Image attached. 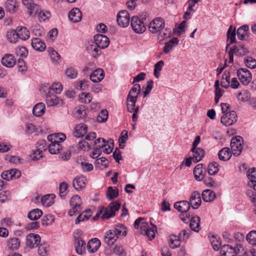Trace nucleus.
<instances>
[{"label":"nucleus","mask_w":256,"mask_h":256,"mask_svg":"<svg viewBox=\"0 0 256 256\" xmlns=\"http://www.w3.org/2000/svg\"><path fill=\"white\" fill-rule=\"evenodd\" d=\"M32 46L34 50L40 52L44 51L46 48L45 43L39 38L32 39Z\"/></svg>","instance_id":"cd10ccee"},{"label":"nucleus","mask_w":256,"mask_h":256,"mask_svg":"<svg viewBox=\"0 0 256 256\" xmlns=\"http://www.w3.org/2000/svg\"><path fill=\"white\" fill-rule=\"evenodd\" d=\"M40 242V237L38 234H30L26 236V246L30 248L38 247Z\"/></svg>","instance_id":"f8f14e48"},{"label":"nucleus","mask_w":256,"mask_h":256,"mask_svg":"<svg viewBox=\"0 0 256 256\" xmlns=\"http://www.w3.org/2000/svg\"><path fill=\"white\" fill-rule=\"evenodd\" d=\"M236 28H232V26H231L228 29L227 32V38L230 40V44H231L236 42Z\"/></svg>","instance_id":"49530a36"},{"label":"nucleus","mask_w":256,"mask_h":256,"mask_svg":"<svg viewBox=\"0 0 256 256\" xmlns=\"http://www.w3.org/2000/svg\"><path fill=\"white\" fill-rule=\"evenodd\" d=\"M120 204L116 201L112 202L106 208L104 206V211L102 214L101 218L102 220L109 219L115 216L116 212L120 208Z\"/></svg>","instance_id":"7ed1b4c3"},{"label":"nucleus","mask_w":256,"mask_h":256,"mask_svg":"<svg viewBox=\"0 0 256 256\" xmlns=\"http://www.w3.org/2000/svg\"><path fill=\"white\" fill-rule=\"evenodd\" d=\"M40 10V6L33 4L28 9V14L30 16H34L37 14L39 13Z\"/></svg>","instance_id":"bf43d9fd"},{"label":"nucleus","mask_w":256,"mask_h":256,"mask_svg":"<svg viewBox=\"0 0 256 256\" xmlns=\"http://www.w3.org/2000/svg\"><path fill=\"white\" fill-rule=\"evenodd\" d=\"M170 246L172 248H175L180 246V238L178 236L172 235L170 236Z\"/></svg>","instance_id":"6e6d98bb"},{"label":"nucleus","mask_w":256,"mask_h":256,"mask_svg":"<svg viewBox=\"0 0 256 256\" xmlns=\"http://www.w3.org/2000/svg\"><path fill=\"white\" fill-rule=\"evenodd\" d=\"M232 48L235 52V54L239 56H244L249 52L248 49L243 45L234 46Z\"/></svg>","instance_id":"ea45409f"},{"label":"nucleus","mask_w":256,"mask_h":256,"mask_svg":"<svg viewBox=\"0 0 256 256\" xmlns=\"http://www.w3.org/2000/svg\"><path fill=\"white\" fill-rule=\"evenodd\" d=\"M238 100L242 102H246L250 99V94L247 90H242L237 95Z\"/></svg>","instance_id":"79ce46f5"},{"label":"nucleus","mask_w":256,"mask_h":256,"mask_svg":"<svg viewBox=\"0 0 256 256\" xmlns=\"http://www.w3.org/2000/svg\"><path fill=\"white\" fill-rule=\"evenodd\" d=\"M1 61L2 65L7 68H12L16 64V59L12 54H5Z\"/></svg>","instance_id":"a211bd4d"},{"label":"nucleus","mask_w":256,"mask_h":256,"mask_svg":"<svg viewBox=\"0 0 256 256\" xmlns=\"http://www.w3.org/2000/svg\"><path fill=\"white\" fill-rule=\"evenodd\" d=\"M232 153L228 148H224L218 153V158L222 161H226L230 159Z\"/></svg>","instance_id":"2f4dec72"},{"label":"nucleus","mask_w":256,"mask_h":256,"mask_svg":"<svg viewBox=\"0 0 256 256\" xmlns=\"http://www.w3.org/2000/svg\"><path fill=\"white\" fill-rule=\"evenodd\" d=\"M80 101L86 104L90 103L92 100V96L89 92H82L80 96Z\"/></svg>","instance_id":"680f3d73"},{"label":"nucleus","mask_w":256,"mask_h":256,"mask_svg":"<svg viewBox=\"0 0 256 256\" xmlns=\"http://www.w3.org/2000/svg\"><path fill=\"white\" fill-rule=\"evenodd\" d=\"M230 148L234 156H238L240 155L242 149V144H236L234 142H230Z\"/></svg>","instance_id":"37998d69"},{"label":"nucleus","mask_w":256,"mask_h":256,"mask_svg":"<svg viewBox=\"0 0 256 256\" xmlns=\"http://www.w3.org/2000/svg\"><path fill=\"white\" fill-rule=\"evenodd\" d=\"M164 25V20L161 18H157L150 23L148 29L152 33L156 34L163 28Z\"/></svg>","instance_id":"6e6552de"},{"label":"nucleus","mask_w":256,"mask_h":256,"mask_svg":"<svg viewBox=\"0 0 256 256\" xmlns=\"http://www.w3.org/2000/svg\"><path fill=\"white\" fill-rule=\"evenodd\" d=\"M237 120V116L236 112L232 110L230 114H224L220 119L222 124L225 126H229L232 125Z\"/></svg>","instance_id":"1a4fd4ad"},{"label":"nucleus","mask_w":256,"mask_h":256,"mask_svg":"<svg viewBox=\"0 0 256 256\" xmlns=\"http://www.w3.org/2000/svg\"><path fill=\"white\" fill-rule=\"evenodd\" d=\"M21 176V172L18 169H12L4 172L1 174L2 179L6 180L14 178H18Z\"/></svg>","instance_id":"4468645a"},{"label":"nucleus","mask_w":256,"mask_h":256,"mask_svg":"<svg viewBox=\"0 0 256 256\" xmlns=\"http://www.w3.org/2000/svg\"><path fill=\"white\" fill-rule=\"evenodd\" d=\"M202 197L204 201L210 202L216 198V194L212 190L206 189L202 192Z\"/></svg>","instance_id":"473e14b6"},{"label":"nucleus","mask_w":256,"mask_h":256,"mask_svg":"<svg viewBox=\"0 0 256 256\" xmlns=\"http://www.w3.org/2000/svg\"><path fill=\"white\" fill-rule=\"evenodd\" d=\"M20 246V242L16 238H10L8 242V246L12 250H16Z\"/></svg>","instance_id":"de8ad7c7"},{"label":"nucleus","mask_w":256,"mask_h":256,"mask_svg":"<svg viewBox=\"0 0 256 256\" xmlns=\"http://www.w3.org/2000/svg\"><path fill=\"white\" fill-rule=\"evenodd\" d=\"M104 76V73L102 68H98L93 72L90 75V80L93 82H99L102 81Z\"/></svg>","instance_id":"4be33fe9"},{"label":"nucleus","mask_w":256,"mask_h":256,"mask_svg":"<svg viewBox=\"0 0 256 256\" xmlns=\"http://www.w3.org/2000/svg\"><path fill=\"white\" fill-rule=\"evenodd\" d=\"M178 40L177 38H174L168 42H166L163 48V52L165 54L169 53L173 48L174 46L178 45Z\"/></svg>","instance_id":"7c9ffc66"},{"label":"nucleus","mask_w":256,"mask_h":256,"mask_svg":"<svg viewBox=\"0 0 256 256\" xmlns=\"http://www.w3.org/2000/svg\"><path fill=\"white\" fill-rule=\"evenodd\" d=\"M249 27L248 25L244 24L236 30V35L238 39L241 40H246L248 37V32Z\"/></svg>","instance_id":"393cba45"},{"label":"nucleus","mask_w":256,"mask_h":256,"mask_svg":"<svg viewBox=\"0 0 256 256\" xmlns=\"http://www.w3.org/2000/svg\"><path fill=\"white\" fill-rule=\"evenodd\" d=\"M130 20V14L126 10H120L117 14V22L121 27H127L129 25Z\"/></svg>","instance_id":"9d476101"},{"label":"nucleus","mask_w":256,"mask_h":256,"mask_svg":"<svg viewBox=\"0 0 256 256\" xmlns=\"http://www.w3.org/2000/svg\"><path fill=\"white\" fill-rule=\"evenodd\" d=\"M68 188V184L66 182H62L59 186V194L61 198L64 199L65 198V192Z\"/></svg>","instance_id":"338daca9"},{"label":"nucleus","mask_w":256,"mask_h":256,"mask_svg":"<svg viewBox=\"0 0 256 256\" xmlns=\"http://www.w3.org/2000/svg\"><path fill=\"white\" fill-rule=\"evenodd\" d=\"M164 63L162 60L158 61L154 64V76L156 78H158L160 76V72L162 70Z\"/></svg>","instance_id":"4d7b16f0"},{"label":"nucleus","mask_w":256,"mask_h":256,"mask_svg":"<svg viewBox=\"0 0 256 256\" xmlns=\"http://www.w3.org/2000/svg\"><path fill=\"white\" fill-rule=\"evenodd\" d=\"M94 42L100 50L107 48L110 44L108 38L104 35L98 34L94 36Z\"/></svg>","instance_id":"ddd939ff"},{"label":"nucleus","mask_w":256,"mask_h":256,"mask_svg":"<svg viewBox=\"0 0 256 256\" xmlns=\"http://www.w3.org/2000/svg\"><path fill=\"white\" fill-rule=\"evenodd\" d=\"M118 196V190L117 188L114 189L112 186L108 188L106 192L107 198L112 200Z\"/></svg>","instance_id":"a18cd8bd"},{"label":"nucleus","mask_w":256,"mask_h":256,"mask_svg":"<svg viewBox=\"0 0 256 256\" xmlns=\"http://www.w3.org/2000/svg\"><path fill=\"white\" fill-rule=\"evenodd\" d=\"M120 204L116 201L112 202L106 208L104 206V211L102 214L101 218L102 220L109 219L115 216L116 212L120 208Z\"/></svg>","instance_id":"20e7f679"},{"label":"nucleus","mask_w":256,"mask_h":256,"mask_svg":"<svg viewBox=\"0 0 256 256\" xmlns=\"http://www.w3.org/2000/svg\"><path fill=\"white\" fill-rule=\"evenodd\" d=\"M82 202L81 198L78 195L76 194L72 196L70 201V204L72 209L68 211V215L72 216L80 212L82 209Z\"/></svg>","instance_id":"39448f33"},{"label":"nucleus","mask_w":256,"mask_h":256,"mask_svg":"<svg viewBox=\"0 0 256 256\" xmlns=\"http://www.w3.org/2000/svg\"><path fill=\"white\" fill-rule=\"evenodd\" d=\"M15 52L17 56L24 58L28 54L27 48L23 46H19L16 48Z\"/></svg>","instance_id":"13d9d810"},{"label":"nucleus","mask_w":256,"mask_h":256,"mask_svg":"<svg viewBox=\"0 0 256 256\" xmlns=\"http://www.w3.org/2000/svg\"><path fill=\"white\" fill-rule=\"evenodd\" d=\"M17 3L14 0H8L4 4L6 10L10 12L14 13L17 10Z\"/></svg>","instance_id":"58836bf2"},{"label":"nucleus","mask_w":256,"mask_h":256,"mask_svg":"<svg viewBox=\"0 0 256 256\" xmlns=\"http://www.w3.org/2000/svg\"><path fill=\"white\" fill-rule=\"evenodd\" d=\"M47 139L50 142L61 144L66 139V136L63 133H54L48 135Z\"/></svg>","instance_id":"412c9836"},{"label":"nucleus","mask_w":256,"mask_h":256,"mask_svg":"<svg viewBox=\"0 0 256 256\" xmlns=\"http://www.w3.org/2000/svg\"><path fill=\"white\" fill-rule=\"evenodd\" d=\"M60 99L54 94H51L48 92L46 96V103L48 106H52L56 105L59 103Z\"/></svg>","instance_id":"c85d7f7f"},{"label":"nucleus","mask_w":256,"mask_h":256,"mask_svg":"<svg viewBox=\"0 0 256 256\" xmlns=\"http://www.w3.org/2000/svg\"><path fill=\"white\" fill-rule=\"evenodd\" d=\"M190 202L186 200H182L176 202L174 204V208L182 213H186L190 207Z\"/></svg>","instance_id":"6ab92c4d"},{"label":"nucleus","mask_w":256,"mask_h":256,"mask_svg":"<svg viewBox=\"0 0 256 256\" xmlns=\"http://www.w3.org/2000/svg\"><path fill=\"white\" fill-rule=\"evenodd\" d=\"M50 153L53 154H58L62 149V144L50 142L47 146Z\"/></svg>","instance_id":"72a5a7b5"},{"label":"nucleus","mask_w":256,"mask_h":256,"mask_svg":"<svg viewBox=\"0 0 256 256\" xmlns=\"http://www.w3.org/2000/svg\"><path fill=\"white\" fill-rule=\"evenodd\" d=\"M190 204L192 208L194 209H198L202 204L200 194L197 191L192 192L190 198Z\"/></svg>","instance_id":"2eb2a0df"},{"label":"nucleus","mask_w":256,"mask_h":256,"mask_svg":"<svg viewBox=\"0 0 256 256\" xmlns=\"http://www.w3.org/2000/svg\"><path fill=\"white\" fill-rule=\"evenodd\" d=\"M86 179L84 176H79L73 180L72 185L74 188L78 190H82L86 186Z\"/></svg>","instance_id":"a878e982"},{"label":"nucleus","mask_w":256,"mask_h":256,"mask_svg":"<svg viewBox=\"0 0 256 256\" xmlns=\"http://www.w3.org/2000/svg\"><path fill=\"white\" fill-rule=\"evenodd\" d=\"M131 26L133 30L137 34H142L146 30L143 20L138 16H133L131 18Z\"/></svg>","instance_id":"423d86ee"},{"label":"nucleus","mask_w":256,"mask_h":256,"mask_svg":"<svg viewBox=\"0 0 256 256\" xmlns=\"http://www.w3.org/2000/svg\"><path fill=\"white\" fill-rule=\"evenodd\" d=\"M126 228L122 224L116 225L112 230L107 231L105 234L104 242L110 246H112L118 240L120 236H126Z\"/></svg>","instance_id":"f257e3e1"},{"label":"nucleus","mask_w":256,"mask_h":256,"mask_svg":"<svg viewBox=\"0 0 256 256\" xmlns=\"http://www.w3.org/2000/svg\"><path fill=\"white\" fill-rule=\"evenodd\" d=\"M54 196L53 194L43 196L41 199L42 204L47 207L52 206L54 202L53 200Z\"/></svg>","instance_id":"c03bdc74"},{"label":"nucleus","mask_w":256,"mask_h":256,"mask_svg":"<svg viewBox=\"0 0 256 256\" xmlns=\"http://www.w3.org/2000/svg\"><path fill=\"white\" fill-rule=\"evenodd\" d=\"M92 212L90 209L83 212L77 217L75 220V224H78L80 222H84L85 220H88L92 216Z\"/></svg>","instance_id":"e433bc0d"},{"label":"nucleus","mask_w":256,"mask_h":256,"mask_svg":"<svg viewBox=\"0 0 256 256\" xmlns=\"http://www.w3.org/2000/svg\"><path fill=\"white\" fill-rule=\"evenodd\" d=\"M191 151L194 153L192 160L195 163L201 160L205 154L204 150L200 148H196L194 150L192 148Z\"/></svg>","instance_id":"bb28decb"},{"label":"nucleus","mask_w":256,"mask_h":256,"mask_svg":"<svg viewBox=\"0 0 256 256\" xmlns=\"http://www.w3.org/2000/svg\"><path fill=\"white\" fill-rule=\"evenodd\" d=\"M111 144L112 146L108 145L106 144V140L102 138V144L100 145V147L103 149L102 150L104 153L109 154L112 152L114 147V143L112 142Z\"/></svg>","instance_id":"3c124183"},{"label":"nucleus","mask_w":256,"mask_h":256,"mask_svg":"<svg viewBox=\"0 0 256 256\" xmlns=\"http://www.w3.org/2000/svg\"><path fill=\"white\" fill-rule=\"evenodd\" d=\"M54 220V217L52 214H47L43 217L42 220V225L49 226L51 224Z\"/></svg>","instance_id":"e2e57ef3"},{"label":"nucleus","mask_w":256,"mask_h":256,"mask_svg":"<svg viewBox=\"0 0 256 256\" xmlns=\"http://www.w3.org/2000/svg\"><path fill=\"white\" fill-rule=\"evenodd\" d=\"M100 246V242L97 238L90 240L87 244V249L91 253L96 252Z\"/></svg>","instance_id":"b1692460"},{"label":"nucleus","mask_w":256,"mask_h":256,"mask_svg":"<svg viewBox=\"0 0 256 256\" xmlns=\"http://www.w3.org/2000/svg\"><path fill=\"white\" fill-rule=\"evenodd\" d=\"M38 246V254L40 256H47L48 251V245L47 244H44Z\"/></svg>","instance_id":"052dcab7"},{"label":"nucleus","mask_w":256,"mask_h":256,"mask_svg":"<svg viewBox=\"0 0 256 256\" xmlns=\"http://www.w3.org/2000/svg\"><path fill=\"white\" fill-rule=\"evenodd\" d=\"M234 248L236 249V254H238V256H245L247 253L246 248L241 244H237Z\"/></svg>","instance_id":"5fc2aeb1"},{"label":"nucleus","mask_w":256,"mask_h":256,"mask_svg":"<svg viewBox=\"0 0 256 256\" xmlns=\"http://www.w3.org/2000/svg\"><path fill=\"white\" fill-rule=\"evenodd\" d=\"M140 86L136 84H134L128 92L126 99V106L128 110L132 112L136 106L138 95L140 92Z\"/></svg>","instance_id":"f03ea898"},{"label":"nucleus","mask_w":256,"mask_h":256,"mask_svg":"<svg viewBox=\"0 0 256 256\" xmlns=\"http://www.w3.org/2000/svg\"><path fill=\"white\" fill-rule=\"evenodd\" d=\"M237 76L240 82L247 86L252 80V76L250 72L246 68H240L237 71Z\"/></svg>","instance_id":"0eeeda50"},{"label":"nucleus","mask_w":256,"mask_h":256,"mask_svg":"<svg viewBox=\"0 0 256 256\" xmlns=\"http://www.w3.org/2000/svg\"><path fill=\"white\" fill-rule=\"evenodd\" d=\"M219 165L216 162H214L211 164H210L208 165V172L209 175H214L219 170L218 168Z\"/></svg>","instance_id":"09e8293b"},{"label":"nucleus","mask_w":256,"mask_h":256,"mask_svg":"<svg viewBox=\"0 0 256 256\" xmlns=\"http://www.w3.org/2000/svg\"><path fill=\"white\" fill-rule=\"evenodd\" d=\"M248 178L250 180V183H254V179L256 178V168H250L246 172Z\"/></svg>","instance_id":"69168bd1"},{"label":"nucleus","mask_w":256,"mask_h":256,"mask_svg":"<svg viewBox=\"0 0 256 256\" xmlns=\"http://www.w3.org/2000/svg\"><path fill=\"white\" fill-rule=\"evenodd\" d=\"M108 118V112L106 110H102L97 116V121L99 122H106Z\"/></svg>","instance_id":"0e129e2a"},{"label":"nucleus","mask_w":256,"mask_h":256,"mask_svg":"<svg viewBox=\"0 0 256 256\" xmlns=\"http://www.w3.org/2000/svg\"><path fill=\"white\" fill-rule=\"evenodd\" d=\"M42 214V210L38 208H36L30 210L28 215V218L32 220H36L40 218Z\"/></svg>","instance_id":"4c0bfd02"},{"label":"nucleus","mask_w":256,"mask_h":256,"mask_svg":"<svg viewBox=\"0 0 256 256\" xmlns=\"http://www.w3.org/2000/svg\"><path fill=\"white\" fill-rule=\"evenodd\" d=\"M82 14L78 8H73L69 12L68 18L73 22H78L82 20Z\"/></svg>","instance_id":"aec40b11"},{"label":"nucleus","mask_w":256,"mask_h":256,"mask_svg":"<svg viewBox=\"0 0 256 256\" xmlns=\"http://www.w3.org/2000/svg\"><path fill=\"white\" fill-rule=\"evenodd\" d=\"M244 63L247 67L250 68H256V60L251 56L244 58Z\"/></svg>","instance_id":"864d4df0"},{"label":"nucleus","mask_w":256,"mask_h":256,"mask_svg":"<svg viewBox=\"0 0 256 256\" xmlns=\"http://www.w3.org/2000/svg\"><path fill=\"white\" fill-rule=\"evenodd\" d=\"M45 110V104L43 102H38L34 106L32 113L36 116L39 117L44 113Z\"/></svg>","instance_id":"c756f323"},{"label":"nucleus","mask_w":256,"mask_h":256,"mask_svg":"<svg viewBox=\"0 0 256 256\" xmlns=\"http://www.w3.org/2000/svg\"><path fill=\"white\" fill-rule=\"evenodd\" d=\"M38 148L30 155L32 160H37L42 157V152L48 149L46 140H40L38 142Z\"/></svg>","instance_id":"9b49d317"},{"label":"nucleus","mask_w":256,"mask_h":256,"mask_svg":"<svg viewBox=\"0 0 256 256\" xmlns=\"http://www.w3.org/2000/svg\"><path fill=\"white\" fill-rule=\"evenodd\" d=\"M86 48L88 52L94 58H97L101 54L100 48L93 41L88 42Z\"/></svg>","instance_id":"f3484780"},{"label":"nucleus","mask_w":256,"mask_h":256,"mask_svg":"<svg viewBox=\"0 0 256 256\" xmlns=\"http://www.w3.org/2000/svg\"><path fill=\"white\" fill-rule=\"evenodd\" d=\"M17 34L19 38L25 40L30 38L29 30L24 26H18L16 28Z\"/></svg>","instance_id":"f704fd0d"},{"label":"nucleus","mask_w":256,"mask_h":256,"mask_svg":"<svg viewBox=\"0 0 256 256\" xmlns=\"http://www.w3.org/2000/svg\"><path fill=\"white\" fill-rule=\"evenodd\" d=\"M200 218L199 216H196L191 218L190 226V228L196 232H198L200 229Z\"/></svg>","instance_id":"c9c22d12"},{"label":"nucleus","mask_w":256,"mask_h":256,"mask_svg":"<svg viewBox=\"0 0 256 256\" xmlns=\"http://www.w3.org/2000/svg\"><path fill=\"white\" fill-rule=\"evenodd\" d=\"M193 172L195 179L200 181L204 178L206 174V168H204L202 164H198L194 168Z\"/></svg>","instance_id":"dca6fc26"},{"label":"nucleus","mask_w":256,"mask_h":256,"mask_svg":"<svg viewBox=\"0 0 256 256\" xmlns=\"http://www.w3.org/2000/svg\"><path fill=\"white\" fill-rule=\"evenodd\" d=\"M76 241V251L78 254L82 255L84 253V246L86 245V243L84 241L79 238H77Z\"/></svg>","instance_id":"a19ab883"},{"label":"nucleus","mask_w":256,"mask_h":256,"mask_svg":"<svg viewBox=\"0 0 256 256\" xmlns=\"http://www.w3.org/2000/svg\"><path fill=\"white\" fill-rule=\"evenodd\" d=\"M51 14L50 12L46 10H40L38 13V19L40 21L48 20Z\"/></svg>","instance_id":"774afa93"},{"label":"nucleus","mask_w":256,"mask_h":256,"mask_svg":"<svg viewBox=\"0 0 256 256\" xmlns=\"http://www.w3.org/2000/svg\"><path fill=\"white\" fill-rule=\"evenodd\" d=\"M246 241L252 245L256 244V230H252L246 236Z\"/></svg>","instance_id":"603ef678"},{"label":"nucleus","mask_w":256,"mask_h":256,"mask_svg":"<svg viewBox=\"0 0 256 256\" xmlns=\"http://www.w3.org/2000/svg\"><path fill=\"white\" fill-rule=\"evenodd\" d=\"M65 74L67 78L74 79L78 76V71L72 67H69L66 70Z\"/></svg>","instance_id":"8fccbe9b"},{"label":"nucleus","mask_w":256,"mask_h":256,"mask_svg":"<svg viewBox=\"0 0 256 256\" xmlns=\"http://www.w3.org/2000/svg\"><path fill=\"white\" fill-rule=\"evenodd\" d=\"M236 249L229 244H224L221 247L220 253L222 256H236Z\"/></svg>","instance_id":"5701e85b"}]
</instances>
